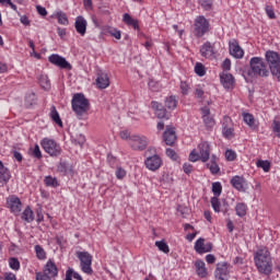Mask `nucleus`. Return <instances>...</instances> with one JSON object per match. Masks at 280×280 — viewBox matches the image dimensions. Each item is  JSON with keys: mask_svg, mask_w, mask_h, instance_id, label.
<instances>
[{"mask_svg": "<svg viewBox=\"0 0 280 280\" xmlns=\"http://www.w3.org/2000/svg\"><path fill=\"white\" fill-rule=\"evenodd\" d=\"M4 280H16V275H14L12 272L5 273Z\"/></svg>", "mask_w": 280, "mask_h": 280, "instance_id": "774afa93", "label": "nucleus"}, {"mask_svg": "<svg viewBox=\"0 0 280 280\" xmlns=\"http://www.w3.org/2000/svg\"><path fill=\"white\" fill-rule=\"evenodd\" d=\"M116 178L118 180H124V178H126V170H124L120 166H117V168H116Z\"/></svg>", "mask_w": 280, "mask_h": 280, "instance_id": "49530a36", "label": "nucleus"}, {"mask_svg": "<svg viewBox=\"0 0 280 280\" xmlns=\"http://www.w3.org/2000/svg\"><path fill=\"white\" fill-rule=\"evenodd\" d=\"M203 122L206 124L207 128H213L215 126V120H213V117L211 116H205L202 117Z\"/></svg>", "mask_w": 280, "mask_h": 280, "instance_id": "de8ad7c7", "label": "nucleus"}, {"mask_svg": "<svg viewBox=\"0 0 280 280\" xmlns=\"http://www.w3.org/2000/svg\"><path fill=\"white\" fill-rule=\"evenodd\" d=\"M110 36H114L117 40L121 38V32L117 30H110L109 31Z\"/></svg>", "mask_w": 280, "mask_h": 280, "instance_id": "0e129e2a", "label": "nucleus"}, {"mask_svg": "<svg viewBox=\"0 0 280 280\" xmlns=\"http://www.w3.org/2000/svg\"><path fill=\"white\" fill-rule=\"evenodd\" d=\"M57 171L63 174V176H67V174H73V166L68 162H60L57 166Z\"/></svg>", "mask_w": 280, "mask_h": 280, "instance_id": "b1692460", "label": "nucleus"}, {"mask_svg": "<svg viewBox=\"0 0 280 280\" xmlns=\"http://www.w3.org/2000/svg\"><path fill=\"white\" fill-rule=\"evenodd\" d=\"M40 145L50 156H60V154H62V148L52 139L44 138Z\"/></svg>", "mask_w": 280, "mask_h": 280, "instance_id": "0eeeda50", "label": "nucleus"}, {"mask_svg": "<svg viewBox=\"0 0 280 280\" xmlns=\"http://www.w3.org/2000/svg\"><path fill=\"white\" fill-rule=\"evenodd\" d=\"M7 207L14 215H20L23 209V203L16 195H11L7 198Z\"/></svg>", "mask_w": 280, "mask_h": 280, "instance_id": "1a4fd4ad", "label": "nucleus"}, {"mask_svg": "<svg viewBox=\"0 0 280 280\" xmlns=\"http://www.w3.org/2000/svg\"><path fill=\"white\" fill-rule=\"evenodd\" d=\"M237 154H235V152L233 150H228L225 151V159L228 161H233L234 159H236Z\"/></svg>", "mask_w": 280, "mask_h": 280, "instance_id": "6e6d98bb", "label": "nucleus"}, {"mask_svg": "<svg viewBox=\"0 0 280 280\" xmlns=\"http://www.w3.org/2000/svg\"><path fill=\"white\" fill-rule=\"evenodd\" d=\"M230 54L234 58H244V49L240 46V43L237 40L233 39L230 42Z\"/></svg>", "mask_w": 280, "mask_h": 280, "instance_id": "f3484780", "label": "nucleus"}, {"mask_svg": "<svg viewBox=\"0 0 280 280\" xmlns=\"http://www.w3.org/2000/svg\"><path fill=\"white\" fill-rule=\"evenodd\" d=\"M221 84L224 86V89H233L235 84V78L233 74L229 72H222L220 74Z\"/></svg>", "mask_w": 280, "mask_h": 280, "instance_id": "a211bd4d", "label": "nucleus"}, {"mask_svg": "<svg viewBox=\"0 0 280 280\" xmlns=\"http://www.w3.org/2000/svg\"><path fill=\"white\" fill-rule=\"evenodd\" d=\"M35 280H51L49 276L43 275V272H36Z\"/></svg>", "mask_w": 280, "mask_h": 280, "instance_id": "69168bd1", "label": "nucleus"}, {"mask_svg": "<svg viewBox=\"0 0 280 280\" xmlns=\"http://www.w3.org/2000/svg\"><path fill=\"white\" fill-rule=\"evenodd\" d=\"M12 178L10 170L3 165V162L0 161V183H8Z\"/></svg>", "mask_w": 280, "mask_h": 280, "instance_id": "393cba45", "label": "nucleus"}, {"mask_svg": "<svg viewBox=\"0 0 280 280\" xmlns=\"http://www.w3.org/2000/svg\"><path fill=\"white\" fill-rule=\"evenodd\" d=\"M39 84L45 91H49L51 89V81H49L48 75H42L39 78Z\"/></svg>", "mask_w": 280, "mask_h": 280, "instance_id": "2f4dec72", "label": "nucleus"}, {"mask_svg": "<svg viewBox=\"0 0 280 280\" xmlns=\"http://www.w3.org/2000/svg\"><path fill=\"white\" fill-rule=\"evenodd\" d=\"M147 170H150L151 172H156L163 164V161L159 155H153L152 158H149L144 162Z\"/></svg>", "mask_w": 280, "mask_h": 280, "instance_id": "ddd939ff", "label": "nucleus"}, {"mask_svg": "<svg viewBox=\"0 0 280 280\" xmlns=\"http://www.w3.org/2000/svg\"><path fill=\"white\" fill-rule=\"evenodd\" d=\"M86 25L88 23L84 16L80 15L75 19L74 27L78 34H80L81 36H84L86 34Z\"/></svg>", "mask_w": 280, "mask_h": 280, "instance_id": "4be33fe9", "label": "nucleus"}, {"mask_svg": "<svg viewBox=\"0 0 280 280\" xmlns=\"http://www.w3.org/2000/svg\"><path fill=\"white\" fill-rule=\"evenodd\" d=\"M166 155L173 161H176V159H178L176 151H174L173 149H166Z\"/></svg>", "mask_w": 280, "mask_h": 280, "instance_id": "13d9d810", "label": "nucleus"}, {"mask_svg": "<svg viewBox=\"0 0 280 280\" xmlns=\"http://www.w3.org/2000/svg\"><path fill=\"white\" fill-rule=\"evenodd\" d=\"M265 10L267 16H269L270 19H277V15L275 14V9H272L271 5H267Z\"/></svg>", "mask_w": 280, "mask_h": 280, "instance_id": "864d4df0", "label": "nucleus"}, {"mask_svg": "<svg viewBox=\"0 0 280 280\" xmlns=\"http://www.w3.org/2000/svg\"><path fill=\"white\" fill-rule=\"evenodd\" d=\"M155 246L159 248V250H161L162 253H170V246L167 245V243H165V241H156L155 242Z\"/></svg>", "mask_w": 280, "mask_h": 280, "instance_id": "4c0bfd02", "label": "nucleus"}, {"mask_svg": "<svg viewBox=\"0 0 280 280\" xmlns=\"http://www.w3.org/2000/svg\"><path fill=\"white\" fill-rule=\"evenodd\" d=\"M13 159H15V161H18V163H22L23 154H21V152H19V151H13Z\"/></svg>", "mask_w": 280, "mask_h": 280, "instance_id": "e2e57ef3", "label": "nucleus"}, {"mask_svg": "<svg viewBox=\"0 0 280 280\" xmlns=\"http://www.w3.org/2000/svg\"><path fill=\"white\" fill-rule=\"evenodd\" d=\"M42 275H45V277H49L50 279H54V277H58V266H56V262H54L52 260H48L44 267Z\"/></svg>", "mask_w": 280, "mask_h": 280, "instance_id": "4468645a", "label": "nucleus"}, {"mask_svg": "<svg viewBox=\"0 0 280 280\" xmlns=\"http://www.w3.org/2000/svg\"><path fill=\"white\" fill-rule=\"evenodd\" d=\"M96 85L98 89H108V86H110V80L108 79V74H106V72L100 71L97 73Z\"/></svg>", "mask_w": 280, "mask_h": 280, "instance_id": "aec40b11", "label": "nucleus"}, {"mask_svg": "<svg viewBox=\"0 0 280 280\" xmlns=\"http://www.w3.org/2000/svg\"><path fill=\"white\" fill-rule=\"evenodd\" d=\"M212 248H213V244L210 242L205 243V238H199L195 243V250L199 255H205V253H211Z\"/></svg>", "mask_w": 280, "mask_h": 280, "instance_id": "f8f14e48", "label": "nucleus"}, {"mask_svg": "<svg viewBox=\"0 0 280 280\" xmlns=\"http://www.w3.org/2000/svg\"><path fill=\"white\" fill-rule=\"evenodd\" d=\"M144 156H145V159H152L153 156H158V155H156V149L150 147V148L144 152Z\"/></svg>", "mask_w": 280, "mask_h": 280, "instance_id": "8fccbe9b", "label": "nucleus"}, {"mask_svg": "<svg viewBox=\"0 0 280 280\" xmlns=\"http://www.w3.org/2000/svg\"><path fill=\"white\" fill-rule=\"evenodd\" d=\"M218 50L215 49V43L206 42L200 48V55L202 58L213 59L215 58Z\"/></svg>", "mask_w": 280, "mask_h": 280, "instance_id": "9b49d317", "label": "nucleus"}, {"mask_svg": "<svg viewBox=\"0 0 280 280\" xmlns=\"http://www.w3.org/2000/svg\"><path fill=\"white\" fill-rule=\"evenodd\" d=\"M149 89H150V91H153L156 93L163 89V85H161V83L159 81L150 80Z\"/></svg>", "mask_w": 280, "mask_h": 280, "instance_id": "58836bf2", "label": "nucleus"}, {"mask_svg": "<svg viewBox=\"0 0 280 280\" xmlns=\"http://www.w3.org/2000/svg\"><path fill=\"white\" fill-rule=\"evenodd\" d=\"M255 266L260 275H272V256L266 247H261L255 253Z\"/></svg>", "mask_w": 280, "mask_h": 280, "instance_id": "f257e3e1", "label": "nucleus"}, {"mask_svg": "<svg viewBox=\"0 0 280 280\" xmlns=\"http://www.w3.org/2000/svg\"><path fill=\"white\" fill-rule=\"evenodd\" d=\"M271 130L272 132L275 133V136L280 139V121L277 120V119H273L272 120V124H271Z\"/></svg>", "mask_w": 280, "mask_h": 280, "instance_id": "ea45409f", "label": "nucleus"}, {"mask_svg": "<svg viewBox=\"0 0 280 280\" xmlns=\"http://www.w3.org/2000/svg\"><path fill=\"white\" fill-rule=\"evenodd\" d=\"M243 119L245 124H247V126H249L250 128L255 126V117L253 116V114H249V113L243 114Z\"/></svg>", "mask_w": 280, "mask_h": 280, "instance_id": "e433bc0d", "label": "nucleus"}, {"mask_svg": "<svg viewBox=\"0 0 280 280\" xmlns=\"http://www.w3.org/2000/svg\"><path fill=\"white\" fill-rule=\"evenodd\" d=\"M200 4L202 5V8H205V10H210L212 2L211 0H200Z\"/></svg>", "mask_w": 280, "mask_h": 280, "instance_id": "052dcab7", "label": "nucleus"}, {"mask_svg": "<svg viewBox=\"0 0 280 280\" xmlns=\"http://www.w3.org/2000/svg\"><path fill=\"white\" fill-rule=\"evenodd\" d=\"M223 72L231 71V59H224L222 63Z\"/></svg>", "mask_w": 280, "mask_h": 280, "instance_id": "bf43d9fd", "label": "nucleus"}, {"mask_svg": "<svg viewBox=\"0 0 280 280\" xmlns=\"http://www.w3.org/2000/svg\"><path fill=\"white\" fill-rule=\"evenodd\" d=\"M22 220H24V222H32L34 220V211L32 210V208L30 206H27L24 211L22 212Z\"/></svg>", "mask_w": 280, "mask_h": 280, "instance_id": "c756f323", "label": "nucleus"}, {"mask_svg": "<svg viewBox=\"0 0 280 280\" xmlns=\"http://www.w3.org/2000/svg\"><path fill=\"white\" fill-rule=\"evenodd\" d=\"M122 21L129 27H133V30H139V21L136 20L135 18L130 16V14L125 13L122 15Z\"/></svg>", "mask_w": 280, "mask_h": 280, "instance_id": "a878e982", "label": "nucleus"}, {"mask_svg": "<svg viewBox=\"0 0 280 280\" xmlns=\"http://www.w3.org/2000/svg\"><path fill=\"white\" fill-rule=\"evenodd\" d=\"M183 170H184L185 174H191V172L194 171V166L189 163H185L183 165Z\"/></svg>", "mask_w": 280, "mask_h": 280, "instance_id": "680f3d73", "label": "nucleus"}, {"mask_svg": "<svg viewBox=\"0 0 280 280\" xmlns=\"http://www.w3.org/2000/svg\"><path fill=\"white\" fill-rule=\"evenodd\" d=\"M49 117L59 128H62V119H60V114H58L56 106H51Z\"/></svg>", "mask_w": 280, "mask_h": 280, "instance_id": "cd10ccee", "label": "nucleus"}, {"mask_svg": "<svg viewBox=\"0 0 280 280\" xmlns=\"http://www.w3.org/2000/svg\"><path fill=\"white\" fill-rule=\"evenodd\" d=\"M35 253H36V257L37 259H47V253H45V249L43 248V246L40 245H35Z\"/></svg>", "mask_w": 280, "mask_h": 280, "instance_id": "c9c22d12", "label": "nucleus"}, {"mask_svg": "<svg viewBox=\"0 0 280 280\" xmlns=\"http://www.w3.org/2000/svg\"><path fill=\"white\" fill-rule=\"evenodd\" d=\"M179 89H180L182 95H189V91H191V86L189 85V83L185 81L180 82Z\"/></svg>", "mask_w": 280, "mask_h": 280, "instance_id": "79ce46f5", "label": "nucleus"}, {"mask_svg": "<svg viewBox=\"0 0 280 280\" xmlns=\"http://www.w3.org/2000/svg\"><path fill=\"white\" fill-rule=\"evenodd\" d=\"M163 139L166 145H174V143H176V131L174 128L166 127V130L163 133Z\"/></svg>", "mask_w": 280, "mask_h": 280, "instance_id": "6ab92c4d", "label": "nucleus"}, {"mask_svg": "<svg viewBox=\"0 0 280 280\" xmlns=\"http://www.w3.org/2000/svg\"><path fill=\"white\" fill-rule=\"evenodd\" d=\"M119 137L125 141H128V140L130 141V138L132 137V135H130V131L128 130H122L119 132Z\"/></svg>", "mask_w": 280, "mask_h": 280, "instance_id": "603ef678", "label": "nucleus"}, {"mask_svg": "<svg viewBox=\"0 0 280 280\" xmlns=\"http://www.w3.org/2000/svg\"><path fill=\"white\" fill-rule=\"evenodd\" d=\"M231 185L234 189H237V191H246V179L242 176L236 175L232 177Z\"/></svg>", "mask_w": 280, "mask_h": 280, "instance_id": "412c9836", "label": "nucleus"}, {"mask_svg": "<svg viewBox=\"0 0 280 280\" xmlns=\"http://www.w3.org/2000/svg\"><path fill=\"white\" fill-rule=\"evenodd\" d=\"M33 156H35V159H43V153L40 152V147H38V144H35L34 147Z\"/></svg>", "mask_w": 280, "mask_h": 280, "instance_id": "5fc2aeb1", "label": "nucleus"}, {"mask_svg": "<svg viewBox=\"0 0 280 280\" xmlns=\"http://www.w3.org/2000/svg\"><path fill=\"white\" fill-rule=\"evenodd\" d=\"M48 61L55 67H59V69H67V71H71V63L67 61V59L58 54H52L48 57Z\"/></svg>", "mask_w": 280, "mask_h": 280, "instance_id": "9d476101", "label": "nucleus"}, {"mask_svg": "<svg viewBox=\"0 0 280 280\" xmlns=\"http://www.w3.org/2000/svg\"><path fill=\"white\" fill-rule=\"evenodd\" d=\"M222 132L226 139H231V137H233V128L231 127H223Z\"/></svg>", "mask_w": 280, "mask_h": 280, "instance_id": "3c124183", "label": "nucleus"}, {"mask_svg": "<svg viewBox=\"0 0 280 280\" xmlns=\"http://www.w3.org/2000/svg\"><path fill=\"white\" fill-rule=\"evenodd\" d=\"M74 141H77V143L82 148L86 142V138L84 137V135L80 133L79 136H77Z\"/></svg>", "mask_w": 280, "mask_h": 280, "instance_id": "4d7b16f0", "label": "nucleus"}, {"mask_svg": "<svg viewBox=\"0 0 280 280\" xmlns=\"http://www.w3.org/2000/svg\"><path fill=\"white\" fill-rule=\"evenodd\" d=\"M266 61L269 65L270 73L277 80L280 78V56L279 52L275 50H267L265 54Z\"/></svg>", "mask_w": 280, "mask_h": 280, "instance_id": "20e7f679", "label": "nucleus"}, {"mask_svg": "<svg viewBox=\"0 0 280 280\" xmlns=\"http://www.w3.org/2000/svg\"><path fill=\"white\" fill-rule=\"evenodd\" d=\"M198 151L192 150L189 154V161L191 163H196V161H202V163H207L211 156V147L209 145V142H201L198 144Z\"/></svg>", "mask_w": 280, "mask_h": 280, "instance_id": "7ed1b4c3", "label": "nucleus"}, {"mask_svg": "<svg viewBox=\"0 0 280 280\" xmlns=\"http://www.w3.org/2000/svg\"><path fill=\"white\" fill-rule=\"evenodd\" d=\"M256 167H260L264 172H270V162L268 160H258L256 162Z\"/></svg>", "mask_w": 280, "mask_h": 280, "instance_id": "f704fd0d", "label": "nucleus"}, {"mask_svg": "<svg viewBox=\"0 0 280 280\" xmlns=\"http://www.w3.org/2000/svg\"><path fill=\"white\" fill-rule=\"evenodd\" d=\"M77 257L81 262V270L85 275H93V256L89 252H78Z\"/></svg>", "mask_w": 280, "mask_h": 280, "instance_id": "6e6552de", "label": "nucleus"}, {"mask_svg": "<svg viewBox=\"0 0 280 280\" xmlns=\"http://www.w3.org/2000/svg\"><path fill=\"white\" fill-rule=\"evenodd\" d=\"M36 10L38 12V14L40 16H46L47 15V9H45V7H42V5H37L36 7Z\"/></svg>", "mask_w": 280, "mask_h": 280, "instance_id": "338daca9", "label": "nucleus"}, {"mask_svg": "<svg viewBox=\"0 0 280 280\" xmlns=\"http://www.w3.org/2000/svg\"><path fill=\"white\" fill-rule=\"evenodd\" d=\"M9 266L11 270H20L21 269V262L19 261V258H10L9 259Z\"/></svg>", "mask_w": 280, "mask_h": 280, "instance_id": "a19ab883", "label": "nucleus"}, {"mask_svg": "<svg viewBox=\"0 0 280 280\" xmlns=\"http://www.w3.org/2000/svg\"><path fill=\"white\" fill-rule=\"evenodd\" d=\"M44 183L46 185V187H59L60 184L58 183V179L56 177H51V176H46L44 179Z\"/></svg>", "mask_w": 280, "mask_h": 280, "instance_id": "473e14b6", "label": "nucleus"}, {"mask_svg": "<svg viewBox=\"0 0 280 280\" xmlns=\"http://www.w3.org/2000/svg\"><path fill=\"white\" fill-rule=\"evenodd\" d=\"M211 205L215 213H220V199H218V197L211 198Z\"/></svg>", "mask_w": 280, "mask_h": 280, "instance_id": "a18cd8bd", "label": "nucleus"}, {"mask_svg": "<svg viewBox=\"0 0 280 280\" xmlns=\"http://www.w3.org/2000/svg\"><path fill=\"white\" fill-rule=\"evenodd\" d=\"M250 69L254 75H259V78H268L270 75V71L268 70V66L264 58L261 57H253L249 60Z\"/></svg>", "mask_w": 280, "mask_h": 280, "instance_id": "39448f33", "label": "nucleus"}, {"mask_svg": "<svg viewBox=\"0 0 280 280\" xmlns=\"http://www.w3.org/2000/svg\"><path fill=\"white\" fill-rule=\"evenodd\" d=\"M212 194L214 198H219L222 195V184L220 182L212 183Z\"/></svg>", "mask_w": 280, "mask_h": 280, "instance_id": "72a5a7b5", "label": "nucleus"}, {"mask_svg": "<svg viewBox=\"0 0 280 280\" xmlns=\"http://www.w3.org/2000/svg\"><path fill=\"white\" fill-rule=\"evenodd\" d=\"M195 73H197L199 78H202V75L207 73V71L205 70V66L200 62H197L195 66Z\"/></svg>", "mask_w": 280, "mask_h": 280, "instance_id": "37998d69", "label": "nucleus"}, {"mask_svg": "<svg viewBox=\"0 0 280 280\" xmlns=\"http://www.w3.org/2000/svg\"><path fill=\"white\" fill-rule=\"evenodd\" d=\"M215 277L220 280L229 279V264L222 262L217 265Z\"/></svg>", "mask_w": 280, "mask_h": 280, "instance_id": "dca6fc26", "label": "nucleus"}, {"mask_svg": "<svg viewBox=\"0 0 280 280\" xmlns=\"http://www.w3.org/2000/svg\"><path fill=\"white\" fill-rule=\"evenodd\" d=\"M58 23L60 25H69V19H67V14L63 12L57 13Z\"/></svg>", "mask_w": 280, "mask_h": 280, "instance_id": "c03bdc74", "label": "nucleus"}, {"mask_svg": "<svg viewBox=\"0 0 280 280\" xmlns=\"http://www.w3.org/2000/svg\"><path fill=\"white\" fill-rule=\"evenodd\" d=\"M164 104L168 110H174L178 106V96L171 95L166 97Z\"/></svg>", "mask_w": 280, "mask_h": 280, "instance_id": "bb28decb", "label": "nucleus"}, {"mask_svg": "<svg viewBox=\"0 0 280 280\" xmlns=\"http://www.w3.org/2000/svg\"><path fill=\"white\" fill-rule=\"evenodd\" d=\"M195 267H196V272L198 277H200L201 279H205V277H207L208 275L207 265L205 264V260L202 259L196 260Z\"/></svg>", "mask_w": 280, "mask_h": 280, "instance_id": "5701e85b", "label": "nucleus"}, {"mask_svg": "<svg viewBox=\"0 0 280 280\" xmlns=\"http://www.w3.org/2000/svg\"><path fill=\"white\" fill-rule=\"evenodd\" d=\"M235 211L238 218H244V215H246V211H248V207L246 206V203L240 202L236 205Z\"/></svg>", "mask_w": 280, "mask_h": 280, "instance_id": "7c9ffc66", "label": "nucleus"}, {"mask_svg": "<svg viewBox=\"0 0 280 280\" xmlns=\"http://www.w3.org/2000/svg\"><path fill=\"white\" fill-rule=\"evenodd\" d=\"M71 106L73 113H75L79 119H82L86 113H89V108H91V103H89L86 96L82 93H77L73 95L71 101Z\"/></svg>", "mask_w": 280, "mask_h": 280, "instance_id": "f03ea898", "label": "nucleus"}, {"mask_svg": "<svg viewBox=\"0 0 280 280\" xmlns=\"http://www.w3.org/2000/svg\"><path fill=\"white\" fill-rule=\"evenodd\" d=\"M129 145L132 150H141V137L139 135H132L129 138Z\"/></svg>", "mask_w": 280, "mask_h": 280, "instance_id": "c85d7f7f", "label": "nucleus"}, {"mask_svg": "<svg viewBox=\"0 0 280 280\" xmlns=\"http://www.w3.org/2000/svg\"><path fill=\"white\" fill-rule=\"evenodd\" d=\"M210 26H211V24H209V20H207V18H205V15H198L195 19V22L192 25L194 36H196V38H202V36H205V34H208Z\"/></svg>", "mask_w": 280, "mask_h": 280, "instance_id": "423d86ee", "label": "nucleus"}, {"mask_svg": "<svg viewBox=\"0 0 280 280\" xmlns=\"http://www.w3.org/2000/svg\"><path fill=\"white\" fill-rule=\"evenodd\" d=\"M152 108L155 110V115L159 119H170V114L167 113V109L161 105V103L153 101L151 102Z\"/></svg>", "mask_w": 280, "mask_h": 280, "instance_id": "2eb2a0df", "label": "nucleus"}, {"mask_svg": "<svg viewBox=\"0 0 280 280\" xmlns=\"http://www.w3.org/2000/svg\"><path fill=\"white\" fill-rule=\"evenodd\" d=\"M211 174H220V166L218 165V162H213L210 164H207Z\"/></svg>", "mask_w": 280, "mask_h": 280, "instance_id": "09e8293b", "label": "nucleus"}]
</instances>
